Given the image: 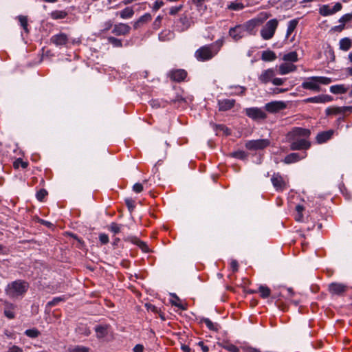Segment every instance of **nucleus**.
<instances>
[{
	"instance_id": "nucleus-56",
	"label": "nucleus",
	"mask_w": 352,
	"mask_h": 352,
	"mask_svg": "<svg viewBox=\"0 0 352 352\" xmlns=\"http://www.w3.org/2000/svg\"><path fill=\"white\" fill-rule=\"evenodd\" d=\"M230 268L233 272H236L239 270V263L235 259H232L230 262Z\"/></svg>"
},
{
	"instance_id": "nucleus-42",
	"label": "nucleus",
	"mask_w": 352,
	"mask_h": 352,
	"mask_svg": "<svg viewBox=\"0 0 352 352\" xmlns=\"http://www.w3.org/2000/svg\"><path fill=\"white\" fill-rule=\"evenodd\" d=\"M65 300V296H58L54 298L47 303V307H52L57 305L60 302Z\"/></svg>"
},
{
	"instance_id": "nucleus-35",
	"label": "nucleus",
	"mask_w": 352,
	"mask_h": 352,
	"mask_svg": "<svg viewBox=\"0 0 352 352\" xmlns=\"http://www.w3.org/2000/svg\"><path fill=\"white\" fill-rule=\"evenodd\" d=\"M311 79L319 84L329 85L332 82L331 78L325 76H312Z\"/></svg>"
},
{
	"instance_id": "nucleus-45",
	"label": "nucleus",
	"mask_w": 352,
	"mask_h": 352,
	"mask_svg": "<svg viewBox=\"0 0 352 352\" xmlns=\"http://www.w3.org/2000/svg\"><path fill=\"white\" fill-rule=\"evenodd\" d=\"M89 348L79 345L69 348V352H89Z\"/></svg>"
},
{
	"instance_id": "nucleus-3",
	"label": "nucleus",
	"mask_w": 352,
	"mask_h": 352,
	"mask_svg": "<svg viewBox=\"0 0 352 352\" xmlns=\"http://www.w3.org/2000/svg\"><path fill=\"white\" fill-rule=\"evenodd\" d=\"M278 21L276 19L268 21L261 30V36L264 40L272 38L278 27Z\"/></svg>"
},
{
	"instance_id": "nucleus-49",
	"label": "nucleus",
	"mask_w": 352,
	"mask_h": 352,
	"mask_svg": "<svg viewBox=\"0 0 352 352\" xmlns=\"http://www.w3.org/2000/svg\"><path fill=\"white\" fill-rule=\"evenodd\" d=\"M108 229L114 234H118L120 232L121 226L113 222L109 226Z\"/></svg>"
},
{
	"instance_id": "nucleus-21",
	"label": "nucleus",
	"mask_w": 352,
	"mask_h": 352,
	"mask_svg": "<svg viewBox=\"0 0 352 352\" xmlns=\"http://www.w3.org/2000/svg\"><path fill=\"white\" fill-rule=\"evenodd\" d=\"M109 325L108 324H99L96 325L94 328V330L96 333V338L98 339L104 338L108 334V329Z\"/></svg>"
},
{
	"instance_id": "nucleus-11",
	"label": "nucleus",
	"mask_w": 352,
	"mask_h": 352,
	"mask_svg": "<svg viewBox=\"0 0 352 352\" xmlns=\"http://www.w3.org/2000/svg\"><path fill=\"white\" fill-rule=\"evenodd\" d=\"M168 76L173 81L181 82L187 76V72L182 69H173L168 73Z\"/></svg>"
},
{
	"instance_id": "nucleus-2",
	"label": "nucleus",
	"mask_w": 352,
	"mask_h": 352,
	"mask_svg": "<svg viewBox=\"0 0 352 352\" xmlns=\"http://www.w3.org/2000/svg\"><path fill=\"white\" fill-rule=\"evenodd\" d=\"M29 284L22 280H17L8 284L6 288V294L10 298H18L26 293Z\"/></svg>"
},
{
	"instance_id": "nucleus-18",
	"label": "nucleus",
	"mask_w": 352,
	"mask_h": 352,
	"mask_svg": "<svg viewBox=\"0 0 352 352\" xmlns=\"http://www.w3.org/2000/svg\"><path fill=\"white\" fill-rule=\"evenodd\" d=\"M234 99H223L218 101L219 110L221 111H226L231 109L235 104Z\"/></svg>"
},
{
	"instance_id": "nucleus-30",
	"label": "nucleus",
	"mask_w": 352,
	"mask_h": 352,
	"mask_svg": "<svg viewBox=\"0 0 352 352\" xmlns=\"http://www.w3.org/2000/svg\"><path fill=\"white\" fill-rule=\"evenodd\" d=\"M120 14L122 19H130L134 14V11L131 8L126 7L120 12H117L116 15Z\"/></svg>"
},
{
	"instance_id": "nucleus-29",
	"label": "nucleus",
	"mask_w": 352,
	"mask_h": 352,
	"mask_svg": "<svg viewBox=\"0 0 352 352\" xmlns=\"http://www.w3.org/2000/svg\"><path fill=\"white\" fill-rule=\"evenodd\" d=\"M299 18L294 19L293 20H291L288 23L287 25V30L286 33V37L288 38L289 36L294 31V30L296 28L298 22H299Z\"/></svg>"
},
{
	"instance_id": "nucleus-6",
	"label": "nucleus",
	"mask_w": 352,
	"mask_h": 352,
	"mask_svg": "<svg viewBox=\"0 0 352 352\" xmlns=\"http://www.w3.org/2000/svg\"><path fill=\"white\" fill-rule=\"evenodd\" d=\"M347 289V285L341 283H331L328 286V291L331 295L342 296Z\"/></svg>"
},
{
	"instance_id": "nucleus-64",
	"label": "nucleus",
	"mask_w": 352,
	"mask_h": 352,
	"mask_svg": "<svg viewBox=\"0 0 352 352\" xmlns=\"http://www.w3.org/2000/svg\"><path fill=\"white\" fill-rule=\"evenodd\" d=\"M133 352H143L144 346L142 344H138L133 347Z\"/></svg>"
},
{
	"instance_id": "nucleus-8",
	"label": "nucleus",
	"mask_w": 352,
	"mask_h": 352,
	"mask_svg": "<svg viewBox=\"0 0 352 352\" xmlns=\"http://www.w3.org/2000/svg\"><path fill=\"white\" fill-rule=\"evenodd\" d=\"M245 114L253 120H264L267 118V114L261 109L252 107L245 109Z\"/></svg>"
},
{
	"instance_id": "nucleus-14",
	"label": "nucleus",
	"mask_w": 352,
	"mask_h": 352,
	"mask_svg": "<svg viewBox=\"0 0 352 352\" xmlns=\"http://www.w3.org/2000/svg\"><path fill=\"white\" fill-rule=\"evenodd\" d=\"M229 35L234 41H238L245 36V32L241 25L231 28L229 30Z\"/></svg>"
},
{
	"instance_id": "nucleus-57",
	"label": "nucleus",
	"mask_w": 352,
	"mask_h": 352,
	"mask_svg": "<svg viewBox=\"0 0 352 352\" xmlns=\"http://www.w3.org/2000/svg\"><path fill=\"white\" fill-rule=\"evenodd\" d=\"M182 7H183L182 5H179L178 6H174V7L170 8L169 14L171 15L176 14L177 12H179L182 10Z\"/></svg>"
},
{
	"instance_id": "nucleus-17",
	"label": "nucleus",
	"mask_w": 352,
	"mask_h": 352,
	"mask_svg": "<svg viewBox=\"0 0 352 352\" xmlns=\"http://www.w3.org/2000/svg\"><path fill=\"white\" fill-rule=\"evenodd\" d=\"M275 76L274 69L272 68L264 70L259 76L258 80L263 84H267L269 82H272V79Z\"/></svg>"
},
{
	"instance_id": "nucleus-59",
	"label": "nucleus",
	"mask_w": 352,
	"mask_h": 352,
	"mask_svg": "<svg viewBox=\"0 0 352 352\" xmlns=\"http://www.w3.org/2000/svg\"><path fill=\"white\" fill-rule=\"evenodd\" d=\"M133 190L136 193H140L143 190V185L140 183H136L133 186Z\"/></svg>"
},
{
	"instance_id": "nucleus-15",
	"label": "nucleus",
	"mask_w": 352,
	"mask_h": 352,
	"mask_svg": "<svg viewBox=\"0 0 352 352\" xmlns=\"http://www.w3.org/2000/svg\"><path fill=\"white\" fill-rule=\"evenodd\" d=\"M51 43L56 46L65 45L69 41L68 36L66 34L60 32L52 36L50 38Z\"/></svg>"
},
{
	"instance_id": "nucleus-39",
	"label": "nucleus",
	"mask_w": 352,
	"mask_h": 352,
	"mask_svg": "<svg viewBox=\"0 0 352 352\" xmlns=\"http://www.w3.org/2000/svg\"><path fill=\"white\" fill-rule=\"evenodd\" d=\"M40 334H41L40 331L37 329H36V328H32V329H27L25 331V335L27 336L29 338H36Z\"/></svg>"
},
{
	"instance_id": "nucleus-12",
	"label": "nucleus",
	"mask_w": 352,
	"mask_h": 352,
	"mask_svg": "<svg viewBox=\"0 0 352 352\" xmlns=\"http://www.w3.org/2000/svg\"><path fill=\"white\" fill-rule=\"evenodd\" d=\"M130 30L131 27L129 25L120 23L113 25L112 33L116 36H125L130 32Z\"/></svg>"
},
{
	"instance_id": "nucleus-27",
	"label": "nucleus",
	"mask_w": 352,
	"mask_h": 352,
	"mask_svg": "<svg viewBox=\"0 0 352 352\" xmlns=\"http://www.w3.org/2000/svg\"><path fill=\"white\" fill-rule=\"evenodd\" d=\"M340 49L343 51H348L352 47V40L345 37L342 38L339 43Z\"/></svg>"
},
{
	"instance_id": "nucleus-40",
	"label": "nucleus",
	"mask_w": 352,
	"mask_h": 352,
	"mask_svg": "<svg viewBox=\"0 0 352 352\" xmlns=\"http://www.w3.org/2000/svg\"><path fill=\"white\" fill-rule=\"evenodd\" d=\"M231 155L235 158L240 159L242 160H247V158L248 157V153H246L244 151H237L233 152L231 154Z\"/></svg>"
},
{
	"instance_id": "nucleus-38",
	"label": "nucleus",
	"mask_w": 352,
	"mask_h": 352,
	"mask_svg": "<svg viewBox=\"0 0 352 352\" xmlns=\"http://www.w3.org/2000/svg\"><path fill=\"white\" fill-rule=\"evenodd\" d=\"M283 60L285 61L296 62L298 60V54L296 52H289L283 56Z\"/></svg>"
},
{
	"instance_id": "nucleus-48",
	"label": "nucleus",
	"mask_w": 352,
	"mask_h": 352,
	"mask_svg": "<svg viewBox=\"0 0 352 352\" xmlns=\"http://www.w3.org/2000/svg\"><path fill=\"white\" fill-rule=\"evenodd\" d=\"M125 204L128 208L129 211L131 213L135 208V201L132 198H126Z\"/></svg>"
},
{
	"instance_id": "nucleus-44",
	"label": "nucleus",
	"mask_w": 352,
	"mask_h": 352,
	"mask_svg": "<svg viewBox=\"0 0 352 352\" xmlns=\"http://www.w3.org/2000/svg\"><path fill=\"white\" fill-rule=\"evenodd\" d=\"M327 115H332V114H340L343 113V108L342 107H332L327 108L326 109Z\"/></svg>"
},
{
	"instance_id": "nucleus-23",
	"label": "nucleus",
	"mask_w": 352,
	"mask_h": 352,
	"mask_svg": "<svg viewBox=\"0 0 352 352\" xmlns=\"http://www.w3.org/2000/svg\"><path fill=\"white\" fill-rule=\"evenodd\" d=\"M296 69V66L292 63H283L279 66V73L281 75L287 74Z\"/></svg>"
},
{
	"instance_id": "nucleus-43",
	"label": "nucleus",
	"mask_w": 352,
	"mask_h": 352,
	"mask_svg": "<svg viewBox=\"0 0 352 352\" xmlns=\"http://www.w3.org/2000/svg\"><path fill=\"white\" fill-rule=\"evenodd\" d=\"M107 41L109 43L112 44L113 47H121L122 46V41L113 36L108 37Z\"/></svg>"
},
{
	"instance_id": "nucleus-26",
	"label": "nucleus",
	"mask_w": 352,
	"mask_h": 352,
	"mask_svg": "<svg viewBox=\"0 0 352 352\" xmlns=\"http://www.w3.org/2000/svg\"><path fill=\"white\" fill-rule=\"evenodd\" d=\"M201 322L205 323L206 327L210 329V331H213L215 332H218L220 329L221 327L218 323H214L212 322L209 318H202L200 320Z\"/></svg>"
},
{
	"instance_id": "nucleus-5",
	"label": "nucleus",
	"mask_w": 352,
	"mask_h": 352,
	"mask_svg": "<svg viewBox=\"0 0 352 352\" xmlns=\"http://www.w3.org/2000/svg\"><path fill=\"white\" fill-rule=\"evenodd\" d=\"M290 142V149L292 151L307 150L311 146L310 142L304 138H288Z\"/></svg>"
},
{
	"instance_id": "nucleus-31",
	"label": "nucleus",
	"mask_w": 352,
	"mask_h": 352,
	"mask_svg": "<svg viewBox=\"0 0 352 352\" xmlns=\"http://www.w3.org/2000/svg\"><path fill=\"white\" fill-rule=\"evenodd\" d=\"M330 91L334 94H345L347 88L344 85H336L330 87Z\"/></svg>"
},
{
	"instance_id": "nucleus-50",
	"label": "nucleus",
	"mask_w": 352,
	"mask_h": 352,
	"mask_svg": "<svg viewBox=\"0 0 352 352\" xmlns=\"http://www.w3.org/2000/svg\"><path fill=\"white\" fill-rule=\"evenodd\" d=\"M47 194H48L47 191L44 188H42V189H40L36 192V197L38 201H43V199H45V197L47 195Z\"/></svg>"
},
{
	"instance_id": "nucleus-16",
	"label": "nucleus",
	"mask_w": 352,
	"mask_h": 352,
	"mask_svg": "<svg viewBox=\"0 0 352 352\" xmlns=\"http://www.w3.org/2000/svg\"><path fill=\"white\" fill-rule=\"evenodd\" d=\"M258 20L251 19L241 25L244 32H247L250 35H254L256 34L255 28L258 25Z\"/></svg>"
},
{
	"instance_id": "nucleus-10",
	"label": "nucleus",
	"mask_w": 352,
	"mask_h": 352,
	"mask_svg": "<svg viewBox=\"0 0 352 352\" xmlns=\"http://www.w3.org/2000/svg\"><path fill=\"white\" fill-rule=\"evenodd\" d=\"M286 107L285 102L283 101H272L267 103L265 106V110L270 113H276Z\"/></svg>"
},
{
	"instance_id": "nucleus-24",
	"label": "nucleus",
	"mask_w": 352,
	"mask_h": 352,
	"mask_svg": "<svg viewBox=\"0 0 352 352\" xmlns=\"http://www.w3.org/2000/svg\"><path fill=\"white\" fill-rule=\"evenodd\" d=\"M126 241H130L133 243L138 245L144 252H148V247L146 243L139 240L137 237L135 236H129L124 239Z\"/></svg>"
},
{
	"instance_id": "nucleus-52",
	"label": "nucleus",
	"mask_w": 352,
	"mask_h": 352,
	"mask_svg": "<svg viewBox=\"0 0 352 352\" xmlns=\"http://www.w3.org/2000/svg\"><path fill=\"white\" fill-rule=\"evenodd\" d=\"M152 19V16L151 14L149 13H146L144 14V15H142V16H140L138 20L140 21V22L141 23H142V25L148 23V21H150Z\"/></svg>"
},
{
	"instance_id": "nucleus-60",
	"label": "nucleus",
	"mask_w": 352,
	"mask_h": 352,
	"mask_svg": "<svg viewBox=\"0 0 352 352\" xmlns=\"http://www.w3.org/2000/svg\"><path fill=\"white\" fill-rule=\"evenodd\" d=\"M285 79L284 78H273L272 79V83L273 85H282L284 82H285Z\"/></svg>"
},
{
	"instance_id": "nucleus-54",
	"label": "nucleus",
	"mask_w": 352,
	"mask_h": 352,
	"mask_svg": "<svg viewBox=\"0 0 352 352\" xmlns=\"http://www.w3.org/2000/svg\"><path fill=\"white\" fill-rule=\"evenodd\" d=\"M321 101L322 100H320V96L308 98L304 100V102H307V103H309V102L320 103Z\"/></svg>"
},
{
	"instance_id": "nucleus-4",
	"label": "nucleus",
	"mask_w": 352,
	"mask_h": 352,
	"mask_svg": "<svg viewBox=\"0 0 352 352\" xmlns=\"http://www.w3.org/2000/svg\"><path fill=\"white\" fill-rule=\"evenodd\" d=\"M269 139H258L246 141L245 147L249 151H261L268 147L270 145Z\"/></svg>"
},
{
	"instance_id": "nucleus-41",
	"label": "nucleus",
	"mask_w": 352,
	"mask_h": 352,
	"mask_svg": "<svg viewBox=\"0 0 352 352\" xmlns=\"http://www.w3.org/2000/svg\"><path fill=\"white\" fill-rule=\"evenodd\" d=\"M244 8V6L242 3L234 1L231 2L230 4L228 6V9L230 10H241Z\"/></svg>"
},
{
	"instance_id": "nucleus-34",
	"label": "nucleus",
	"mask_w": 352,
	"mask_h": 352,
	"mask_svg": "<svg viewBox=\"0 0 352 352\" xmlns=\"http://www.w3.org/2000/svg\"><path fill=\"white\" fill-rule=\"evenodd\" d=\"M258 292L260 293V296L262 298H267L270 296L271 290L265 285H260L258 289Z\"/></svg>"
},
{
	"instance_id": "nucleus-28",
	"label": "nucleus",
	"mask_w": 352,
	"mask_h": 352,
	"mask_svg": "<svg viewBox=\"0 0 352 352\" xmlns=\"http://www.w3.org/2000/svg\"><path fill=\"white\" fill-rule=\"evenodd\" d=\"M277 58L276 54L272 50H265L262 52L261 59L263 61H273Z\"/></svg>"
},
{
	"instance_id": "nucleus-37",
	"label": "nucleus",
	"mask_w": 352,
	"mask_h": 352,
	"mask_svg": "<svg viewBox=\"0 0 352 352\" xmlns=\"http://www.w3.org/2000/svg\"><path fill=\"white\" fill-rule=\"evenodd\" d=\"M170 295L175 299V300H170V303L172 305L177 307L182 310H186L187 309L186 306H184L182 303L177 302V301H179L180 299L175 294H171Z\"/></svg>"
},
{
	"instance_id": "nucleus-47",
	"label": "nucleus",
	"mask_w": 352,
	"mask_h": 352,
	"mask_svg": "<svg viewBox=\"0 0 352 352\" xmlns=\"http://www.w3.org/2000/svg\"><path fill=\"white\" fill-rule=\"evenodd\" d=\"M331 9V8L329 6L324 5L322 8H320V14L322 16H328L333 14V12Z\"/></svg>"
},
{
	"instance_id": "nucleus-25",
	"label": "nucleus",
	"mask_w": 352,
	"mask_h": 352,
	"mask_svg": "<svg viewBox=\"0 0 352 352\" xmlns=\"http://www.w3.org/2000/svg\"><path fill=\"white\" fill-rule=\"evenodd\" d=\"M169 102L177 107H185L187 104L186 100L181 96L177 95L175 98H170Z\"/></svg>"
},
{
	"instance_id": "nucleus-63",
	"label": "nucleus",
	"mask_w": 352,
	"mask_h": 352,
	"mask_svg": "<svg viewBox=\"0 0 352 352\" xmlns=\"http://www.w3.org/2000/svg\"><path fill=\"white\" fill-rule=\"evenodd\" d=\"M164 5V2L162 1H157L155 2L154 5H153V9L155 10V11H157V10H159L162 6Z\"/></svg>"
},
{
	"instance_id": "nucleus-33",
	"label": "nucleus",
	"mask_w": 352,
	"mask_h": 352,
	"mask_svg": "<svg viewBox=\"0 0 352 352\" xmlns=\"http://www.w3.org/2000/svg\"><path fill=\"white\" fill-rule=\"evenodd\" d=\"M220 346L230 352H239V348L229 342H223Z\"/></svg>"
},
{
	"instance_id": "nucleus-1",
	"label": "nucleus",
	"mask_w": 352,
	"mask_h": 352,
	"mask_svg": "<svg viewBox=\"0 0 352 352\" xmlns=\"http://www.w3.org/2000/svg\"><path fill=\"white\" fill-rule=\"evenodd\" d=\"M223 45L221 40H218L216 43L205 45L199 48L195 53V58L199 61H206L210 60Z\"/></svg>"
},
{
	"instance_id": "nucleus-19",
	"label": "nucleus",
	"mask_w": 352,
	"mask_h": 352,
	"mask_svg": "<svg viewBox=\"0 0 352 352\" xmlns=\"http://www.w3.org/2000/svg\"><path fill=\"white\" fill-rule=\"evenodd\" d=\"M334 133L333 130H328L319 133L316 139L318 144H322L330 140Z\"/></svg>"
},
{
	"instance_id": "nucleus-62",
	"label": "nucleus",
	"mask_w": 352,
	"mask_h": 352,
	"mask_svg": "<svg viewBox=\"0 0 352 352\" xmlns=\"http://www.w3.org/2000/svg\"><path fill=\"white\" fill-rule=\"evenodd\" d=\"M320 100H322L320 103H324L327 102H329L332 100V97L329 95H320Z\"/></svg>"
},
{
	"instance_id": "nucleus-20",
	"label": "nucleus",
	"mask_w": 352,
	"mask_h": 352,
	"mask_svg": "<svg viewBox=\"0 0 352 352\" xmlns=\"http://www.w3.org/2000/svg\"><path fill=\"white\" fill-rule=\"evenodd\" d=\"M301 87L305 89H309L315 91H320V87L318 82L311 79V77L309 78L307 81L302 83Z\"/></svg>"
},
{
	"instance_id": "nucleus-55",
	"label": "nucleus",
	"mask_w": 352,
	"mask_h": 352,
	"mask_svg": "<svg viewBox=\"0 0 352 352\" xmlns=\"http://www.w3.org/2000/svg\"><path fill=\"white\" fill-rule=\"evenodd\" d=\"M99 240L102 244H107L109 243V236L104 233H101L99 235Z\"/></svg>"
},
{
	"instance_id": "nucleus-51",
	"label": "nucleus",
	"mask_w": 352,
	"mask_h": 352,
	"mask_svg": "<svg viewBox=\"0 0 352 352\" xmlns=\"http://www.w3.org/2000/svg\"><path fill=\"white\" fill-rule=\"evenodd\" d=\"M12 307V304H9L8 307L4 310V315L9 319H13L15 317L14 312L11 310Z\"/></svg>"
},
{
	"instance_id": "nucleus-61",
	"label": "nucleus",
	"mask_w": 352,
	"mask_h": 352,
	"mask_svg": "<svg viewBox=\"0 0 352 352\" xmlns=\"http://www.w3.org/2000/svg\"><path fill=\"white\" fill-rule=\"evenodd\" d=\"M342 8V6L340 3H336L332 8H331L333 14L336 12L340 11Z\"/></svg>"
},
{
	"instance_id": "nucleus-36",
	"label": "nucleus",
	"mask_w": 352,
	"mask_h": 352,
	"mask_svg": "<svg viewBox=\"0 0 352 352\" xmlns=\"http://www.w3.org/2000/svg\"><path fill=\"white\" fill-rule=\"evenodd\" d=\"M19 21L21 26L23 28L26 33H29V29L28 28V17L26 16L20 15L18 16Z\"/></svg>"
},
{
	"instance_id": "nucleus-9",
	"label": "nucleus",
	"mask_w": 352,
	"mask_h": 352,
	"mask_svg": "<svg viewBox=\"0 0 352 352\" xmlns=\"http://www.w3.org/2000/svg\"><path fill=\"white\" fill-rule=\"evenodd\" d=\"M271 182L277 191H283L287 188L285 182L279 173H274L271 178Z\"/></svg>"
},
{
	"instance_id": "nucleus-13",
	"label": "nucleus",
	"mask_w": 352,
	"mask_h": 352,
	"mask_svg": "<svg viewBox=\"0 0 352 352\" xmlns=\"http://www.w3.org/2000/svg\"><path fill=\"white\" fill-rule=\"evenodd\" d=\"M191 21L186 13L183 14L177 21V27L179 31L184 32L187 30L190 26Z\"/></svg>"
},
{
	"instance_id": "nucleus-22",
	"label": "nucleus",
	"mask_w": 352,
	"mask_h": 352,
	"mask_svg": "<svg viewBox=\"0 0 352 352\" xmlns=\"http://www.w3.org/2000/svg\"><path fill=\"white\" fill-rule=\"evenodd\" d=\"M305 155H306L301 156L300 154H298L297 153H292L287 155L285 157V159L283 160V162L285 164L295 163V162H297L300 161V160L305 158Z\"/></svg>"
},
{
	"instance_id": "nucleus-46",
	"label": "nucleus",
	"mask_w": 352,
	"mask_h": 352,
	"mask_svg": "<svg viewBox=\"0 0 352 352\" xmlns=\"http://www.w3.org/2000/svg\"><path fill=\"white\" fill-rule=\"evenodd\" d=\"M28 166V163L27 162L23 161L22 159L18 158L13 164V166L14 168H19L20 166L23 168H27Z\"/></svg>"
},
{
	"instance_id": "nucleus-7",
	"label": "nucleus",
	"mask_w": 352,
	"mask_h": 352,
	"mask_svg": "<svg viewBox=\"0 0 352 352\" xmlns=\"http://www.w3.org/2000/svg\"><path fill=\"white\" fill-rule=\"evenodd\" d=\"M311 135L309 129L301 127H294L291 131L287 133V138H309Z\"/></svg>"
},
{
	"instance_id": "nucleus-53",
	"label": "nucleus",
	"mask_w": 352,
	"mask_h": 352,
	"mask_svg": "<svg viewBox=\"0 0 352 352\" xmlns=\"http://www.w3.org/2000/svg\"><path fill=\"white\" fill-rule=\"evenodd\" d=\"M352 20V12L343 15L339 20V22L344 24L345 23L349 22Z\"/></svg>"
},
{
	"instance_id": "nucleus-32",
	"label": "nucleus",
	"mask_w": 352,
	"mask_h": 352,
	"mask_svg": "<svg viewBox=\"0 0 352 352\" xmlns=\"http://www.w3.org/2000/svg\"><path fill=\"white\" fill-rule=\"evenodd\" d=\"M68 13L64 10H54L50 13V16L54 20L63 19L67 16Z\"/></svg>"
},
{
	"instance_id": "nucleus-58",
	"label": "nucleus",
	"mask_w": 352,
	"mask_h": 352,
	"mask_svg": "<svg viewBox=\"0 0 352 352\" xmlns=\"http://www.w3.org/2000/svg\"><path fill=\"white\" fill-rule=\"evenodd\" d=\"M162 19V17L161 16H158L155 19V20L154 21V22L153 23V27L154 29L157 30L158 28H160V27L161 25Z\"/></svg>"
}]
</instances>
